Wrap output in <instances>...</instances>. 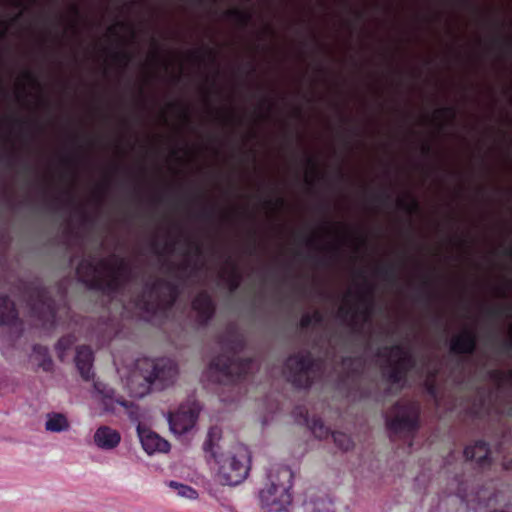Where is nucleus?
Segmentation results:
<instances>
[{
	"instance_id": "nucleus-1",
	"label": "nucleus",
	"mask_w": 512,
	"mask_h": 512,
	"mask_svg": "<svg viewBox=\"0 0 512 512\" xmlns=\"http://www.w3.org/2000/svg\"><path fill=\"white\" fill-rule=\"evenodd\" d=\"M464 462L459 464L457 471L449 483V493L455 494L462 502L479 512L484 491L479 489L480 473L491 466L490 445L485 440H477L463 451Z\"/></svg>"
},
{
	"instance_id": "nucleus-2",
	"label": "nucleus",
	"mask_w": 512,
	"mask_h": 512,
	"mask_svg": "<svg viewBox=\"0 0 512 512\" xmlns=\"http://www.w3.org/2000/svg\"><path fill=\"white\" fill-rule=\"evenodd\" d=\"M200 267L197 262L185 260L175 265L169 263L166 273L174 280L156 278L152 282H146L144 292L136 299V306L143 312L155 315L159 310L170 309L177 302L184 282L192 276H196Z\"/></svg>"
},
{
	"instance_id": "nucleus-3",
	"label": "nucleus",
	"mask_w": 512,
	"mask_h": 512,
	"mask_svg": "<svg viewBox=\"0 0 512 512\" xmlns=\"http://www.w3.org/2000/svg\"><path fill=\"white\" fill-rule=\"evenodd\" d=\"M221 353L209 364V377L223 385H233L245 380L255 368V359L241 358L245 349L244 337L234 329H229L219 340Z\"/></svg>"
},
{
	"instance_id": "nucleus-4",
	"label": "nucleus",
	"mask_w": 512,
	"mask_h": 512,
	"mask_svg": "<svg viewBox=\"0 0 512 512\" xmlns=\"http://www.w3.org/2000/svg\"><path fill=\"white\" fill-rule=\"evenodd\" d=\"M116 265H111L107 259H100L95 263L94 258L82 259L77 267L76 274L79 281L89 289L118 293L137 277L131 264L115 254L111 256Z\"/></svg>"
},
{
	"instance_id": "nucleus-5",
	"label": "nucleus",
	"mask_w": 512,
	"mask_h": 512,
	"mask_svg": "<svg viewBox=\"0 0 512 512\" xmlns=\"http://www.w3.org/2000/svg\"><path fill=\"white\" fill-rule=\"evenodd\" d=\"M218 434V429L213 427L208 432V437L204 442L203 448L206 453H210L211 457L218 465V478L223 485H238L248 475L249 466L247 465V453L240 449L239 453H221L218 454L214 450L213 438Z\"/></svg>"
},
{
	"instance_id": "nucleus-6",
	"label": "nucleus",
	"mask_w": 512,
	"mask_h": 512,
	"mask_svg": "<svg viewBox=\"0 0 512 512\" xmlns=\"http://www.w3.org/2000/svg\"><path fill=\"white\" fill-rule=\"evenodd\" d=\"M23 293L32 317L37 319L45 329L56 326L57 307L51 292L41 280L35 279L23 286Z\"/></svg>"
},
{
	"instance_id": "nucleus-7",
	"label": "nucleus",
	"mask_w": 512,
	"mask_h": 512,
	"mask_svg": "<svg viewBox=\"0 0 512 512\" xmlns=\"http://www.w3.org/2000/svg\"><path fill=\"white\" fill-rule=\"evenodd\" d=\"M287 381L297 389H309L322 372V361L310 351L290 355L284 364Z\"/></svg>"
},
{
	"instance_id": "nucleus-8",
	"label": "nucleus",
	"mask_w": 512,
	"mask_h": 512,
	"mask_svg": "<svg viewBox=\"0 0 512 512\" xmlns=\"http://www.w3.org/2000/svg\"><path fill=\"white\" fill-rule=\"evenodd\" d=\"M292 479L293 472L289 467L278 468L277 480H271L270 485L260 491L259 498L263 512H290Z\"/></svg>"
},
{
	"instance_id": "nucleus-9",
	"label": "nucleus",
	"mask_w": 512,
	"mask_h": 512,
	"mask_svg": "<svg viewBox=\"0 0 512 512\" xmlns=\"http://www.w3.org/2000/svg\"><path fill=\"white\" fill-rule=\"evenodd\" d=\"M378 356L387 358L386 364L382 367V376L391 385L403 384L408 373L416 365L413 354L401 344L384 347Z\"/></svg>"
},
{
	"instance_id": "nucleus-10",
	"label": "nucleus",
	"mask_w": 512,
	"mask_h": 512,
	"mask_svg": "<svg viewBox=\"0 0 512 512\" xmlns=\"http://www.w3.org/2000/svg\"><path fill=\"white\" fill-rule=\"evenodd\" d=\"M386 417V428L390 435L404 434L412 437L420 427V407L413 401H397Z\"/></svg>"
},
{
	"instance_id": "nucleus-11",
	"label": "nucleus",
	"mask_w": 512,
	"mask_h": 512,
	"mask_svg": "<svg viewBox=\"0 0 512 512\" xmlns=\"http://www.w3.org/2000/svg\"><path fill=\"white\" fill-rule=\"evenodd\" d=\"M358 302L363 307L358 309L356 307L341 306L338 309V318L345 323L353 334H361L364 325L371 322L374 311V288L372 285L367 284L365 291L358 295Z\"/></svg>"
},
{
	"instance_id": "nucleus-12",
	"label": "nucleus",
	"mask_w": 512,
	"mask_h": 512,
	"mask_svg": "<svg viewBox=\"0 0 512 512\" xmlns=\"http://www.w3.org/2000/svg\"><path fill=\"white\" fill-rule=\"evenodd\" d=\"M144 363L151 368L150 372L144 376L149 384L159 382L164 388L172 384L176 379L178 367L173 360L160 358L152 361L145 360Z\"/></svg>"
},
{
	"instance_id": "nucleus-13",
	"label": "nucleus",
	"mask_w": 512,
	"mask_h": 512,
	"mask_svg": "<svg viewBox=\"0 0 512 512\" xmlns=\"http://www.w3.org/2000/svg\"><path fill=\"white\" fill-rule=\"evenodd\" d=\"M191 309L195 313V323L199 327H205L213 318L216 311V305L209 292L202 290L193 298L191 302Z\"/></svg>"
},
{
	"instance_id": "nucleus-14",
	"label": "nucleus",
	"mask_w": 512,
	"mask_h": 512,
	"mask_svg": "<svg viewBox=\"0 0 512 512\" xmlns=\"http://www.w3.org/2000/svg\"><path fill=\"white\" fill-rule=\"evenodd\" d=\"M198 419V412L190 406L181 405L176 412L169 414L170 430L182 435L192 429Z\"/></svg>"
},
{
	"instance_id": "nucleus-15",
	"label": "nucleus",
	"mask_w": 512,
	"mask_h": 512,
	"mask_svg": "<svg viewBox=\"0 0 512 512\" xmlns=\"http://www.w3.org/2000/svg\"><path fill=\"white\" fill-rule=\"evenodd\" d=\"M137 434L143 449L148 454H153L155 452H168L170 449L168 441L160 437L142 423L137 425Z\"/></svg>"
},
{
	"instance_id": "nucleus-16",
	"label": "nucleus",
	"mask_w": 512,
	"mask_h": 512,
	"mask_svg": "<svg viewBox=\"0 0 512 512\" xmlns=\"http://www.w3.org/2000/svg\"><path fill=\"white\" fill-rule=\"evenodd\" d=\"M94 390L96 397L101 401L105 411H113L115 405L128 407V402L119 395L112 387L108 384L96 380L94 381Z\"/></svg>"
},
{
	"instance_id": "nucleus-17",
	"label": "nucleus",
	"mask_w": 512,
	"mask_h": 512,
	"mask_svg": "<svg viewBox=\"0 0 512 512\" xmlns=\"http://www.w3.org/2000/svg\"><path fill=\"white\" fill-rule=\"evenodd\" d=\"M450 352L456 355H472L477 348V336L474 331L465 329L450 341Z\"/></svg>"
},
{
	"instance_id": "nucleus-18",
	"label": "nucleus",
	"mask_w": 512,
	"mask_h": 512,
	"mask_svg": "<svg viewBox=\"0 0 512 512\" xmlns=\"http://www.w3.org/2000/svg\"><path fill=\"white\" fill-rule=\"evenodd\" d=\"M75 365L81 377L88 381L94 376V353L90 346L81 345L76 348Z\"/></svg>"
},
{
	"instance_id": "nucleus-19",
	"label": "nucleus",
	"mask_w": 512,
	"mask_h": 512,
	"mask_svg": "<svg viewBox=\"0 0 512 512\" xmlns=\"http://www.w3.org/2000/svg\"><path fill=\"white\" fill-rule=\"evenodd\" d=\"M120 441V433L109 426H100L94 433L95 444L103 450L114 449Z\"/></svg>"
},
{
	"instance_id": "nucleus-20",
	"label": "nucleus",
	"mask_w": 512,
	"mask_h": 512,
	"mask_svg": "<svg viewBox=\"0 0 512 512\" xmlns=\"http://www.w3.org/2000/svg\"><path fill=\"white\" fill-rule=\"evenodd\" d=\"M18 320L15 303L8 295H0V325H12Z\"/></svg>"
},
{
	"instance_id": "nucleus-21",
	"label": "nucleus",
	"mask_w": 512,
	"mask_h": 512,
	"mask_svg": "<svg viewBox=\"0 0 512 512\" xmlns=\"http://www.w3.org/2000/svg\"><path fill=\"white\" fill-rule=\"evenodd\" d=\"M300 416L303 423L310 428L311 432L316 438L323 439L329 436L330 430L327 426H325L320 417L313 418L310 421L308 411L305 409H301Z\"/></svg>"
},
{
	"instance_id": "nucleus-22",
	"label": "nucleus",
	"mask_w": 512,
	"mask_h": 512,
	"mask_svg": "<svg viewBox=\"0 0 512 512\" xmlns=\"http://www.w3.org/2000/svg\"><path fill=\"white\" fill-rule=\"evenodd\" d=\"M69 426V421L64 414H48V419L45 423V429L47 431L59 433L68 430Z\"/></svg>"
},
{
	"instance_id": "nucleus-23",
	"label": "nucleus",
	"mask_w": 512,
	"mask_h": 512,
	"mask_svg": "<svg viewBox=\"0 0 512 512\" xmlns=\"http://www.w3.org/2000/svg\"><path fill=\"white\" fill-rule=\"evenodd\" d=\"M77 338L74 334H67L62 336L55 345L57 357L61 362H64L67 356V352L74 346Z\"/></svg>"
},
{
	"instance_id": "nucleus-24",
	"label": "nucleus",
	"mask_w": 512,
	"mask_h": 512,
	"mask_svg": "<svg viewBox=\"0 0 512 512\" xmlns=\"http://www.w3.org/2000/svg\"><path fill=\"white\" fill-rule=\"evenodd\" d=\"M226 263L230 266V271L226 277V282L229 286L230 291H236L241 283L242 276L238 267V264L231 259L227 258Z\"/></svg>"
},
{
	"instance_id": "nucleus-25",
	"label": "nucleus",
	"mask_w": 512,
	"mask_h": 512,
	"mask_svg": "<svg viewBox=\"0 0 512 512\" xmlns=\"http://www.w3.org/2000/svg\"><path fill=\"white\" fill-rule=\"evenodd\" d=\"M225 16L234 20L240 27L245 28L251 24L253 15L249 11L241 9H229L225 12Z\"/></svg>"
},
{
	"instance_id": "nucleus-26",
	"label": "nucleus",
	"mask_w": 512,
	"mask_h": 512,
	"mask_svg": "<svg viewBox=\"0 0 512 512\" xmlns=\"http://www.w3.org/2000/svg\"><path fill=\"white\" fill-rule=\"evenodd\" d=\"M33 352L39 359L38 365L46 372L53 369V361L49 355V350L46 346L36 344L33 346Z\"/></svg>"
},
{
	"instance_id": "nucleus-27",
	"label": "nucleus",
	"mask_w": 512,
	"mask_h": 512,
	"mask_svg": "<svg viewBox=\"0 0 512 512\" xmlns=\"http://www.w3.org/2000/svg\"><path fill=\"white\" fill-rule=\"evenodd\" d=\"M376 274L390 284H396L398 281L397 268L393 263L378 266Z\"/></svg>"
},
{
	"instance_id": "nucleus-28",
	"label": "nucleus",
	"mask_w": 512,
	"mask_h": 512,
	"mask_svg": "<svg viewBox=\"0 0 512 512\" xmlns=\"http://www.w3.org/2000/svg\"><path fill=\"white\" fill-rule=\"evenodd\" d=\"M397 208L408 215H413L420 212V204L418 200L409 195V201L404 198H399L396 202Z\"/></svg>"
},
{
	"instance_id": "nucleus-29",
	"label": "nucleus",
	"mask_w": 512,
	"mask_h": 512,
	"mask_svg": "<svg viewBox=\"0 0 512 512\" xmlns=\"http://www.w3.org/2000/svg\"><path fill=\"white\" fill-rule=\"evenodd\" d=\"M304 512H333L332 502L326 499L306 502L304 504Z\"/></svg>"
},
{
	"instance_id": "nucleus-30",
	"label": "nucleus",
	"mask_w": 512,
	"mask_h": 512,
	"mask_svg": "<svg viewBox=\"0 0 512 512\" xmlns=\"http://www.w3.org/2000/svg\"><path fill=\"white\" fill-rule=\"evenodd\" d=\"M335 445L343 451H348L353 448L354 442L349 435L343 432L331 433Z\"/></svg>"
},
{
	"instance_id": "nucleus-31",
	"label": "nucleus",
	"mask_w": 512,
	"mask_h": 512,
	"mask_svg": "<svg viewBox=\"0 0 512 512\" xmlns=\"http://www.w3.org/2000/svg\"><path fill=\"white\" fill-rule=\"evenodd\" d=\"M169 486L177 490V494L187 499H196L198 497L197 491L185 484L176 481H170Z\"/></svg>"
},
{
	"instance_id": "nucleus-32",
	"label": "nucleus",
	"mask_w": 512,
	"mask_h": 512,
	"mask_svg": "<svg viewBox=\"0 0 512 512\" xmlns=\"http://www.w3.org/2000/svg\"><path fill=\"white\" fill-rule=\"evenodd\" d=\"M205 56L208 57L212 64L217 63V54L209 47H204L199 51H193L190 53V58L197 62H202Z\"/></svg>"
},
{
	"instance_id": "nucleus-33",
	"label": "nucleus",
	"mask_w": 512,
	"mask_h": 512,
	"mask_svg": "<svg viewBox=\"0 0 512 512\" xmlns=\"http://www.w3.org/2000/svg\"><path fill=\"white\" fill-rule=\"evenodd\" d=\"M492 43L498 46L501 52L507 56L512 55V37L506 35H498L493 38Z\"/></svg>"
},
{
	"instance_id": "nucleus-34",
	"label": "nucleus",
	"mask_w": 512,
	"mask_h": 512,
	"mask_svg": "<svg viewBox=\"0 0 512 512\" xmlns=\"http://www.w3.org/2000/svg\"><path fill=\"white\" fill-rule=\"evenodd\" d=\"M360 362V359L352 356H345L342 358V365L347 369L350 375H359L361 373V364L359 367L355 366L356 362Z\"/></svg>"
},
{
	"instance_id": "nucleus-35",
	"label": "nucleus",
	"mask_w": 512,
	"mask_h": 512,
	"mask_svg": "<svg viewBox=\"0 0 512 512\" xmlns=\"http://www.w3.org/2000/svg\"><path fill=\"white\" fill-rule=\"evenodd\" d=\"M457 114L458 110L455 106H444L435 111L437 118H447L450 122H454L456 120Z\"/></svg>"
},
{
	"instance_id": "nucleus-36",
	"label": "nucleus",
	"mask_w": 512,
	"mask_h": 512,
	"mask_svg": "<svg viewBox=\"0 0 512 512\" xmlns=\"http://www.w3.org/2000/svg\"><path fill=\"white\" fill-rule=\"evenodd\" d=\"M436 375L437 371L432 372L429 378L426 379L424 382L426 393L433 398H436L438 396V387L435 380Z\"/></svg>"
},
{
	"instance_id": "nucleus-37",
	"label": "nucleus",
	"mask_w": 512,
	"mask_h": 512,
	"mask_svg": "<svg viewBox=\"0 0 512 512\" xmlns=\"http://www.w3.org/2000/svg\"><path fill=\"white\" fill-rule=\"evenodd\" d=\"M18 160V155L15 150L9 152H0V162L3 163L7 168H14Z\"/></svg>"
},
{
	"instance_id": "nucleus-38",
	"label": "nucleus",
	"mask_w": 512,
	"mask_h": 512,
	"mask_svg": "<svg viewBox=\"0 0 512 512\" xmlns=\"http://www.w3.org/2000/svg\"><path fill=\"white\" fill-rule=\"evenodd\" d=\"M133 59V54L131 52H128L126 50H120L114 53L113 60L122 65L123 67H126Z\"/></svg>"
},
{
	"instance_id": "nucleus-39",
	"label": "nucleus",
	"mask_w": 512,
	"mask_h": 512,
	"mask_svg": "<svg viewBox=\"0 0 512 512\" xmlns=\"http://www.w3.org/2000/svg\"><path fill=\"white\" fill-rule=\"evenodd\" d=\"M511 311L510 306H497V307H489L486 309V314L491 318H499L508 312Z\"/></svg>"
},
{
	"instance_id": "nucleus-40",
	"label": "nucleus",
	"mask_w": 512,
	"mask_h": 512,
	"mask_svg": "<svg viewBox=\"0 0 512 512\" xmlns=\"http://www.w3.org/2000/svg\"><path fill=\"white\" fill-rule=\"evenodd\" d=\"M169 107L172 109H180L182 118L187 122L191 123V117L189 113V109L187 106L179 103V102H171L169 103Z\"/></svg>"
},
{
	"instance_id": "nucleus-41",
	"label": "nucleus",
	"mask_w": 512,
	"mask_h": 512,
	"mask_svg": "<svg viewBox=\"0 0 512 512\" xmlns=\"http://www.w3.org/2000/svg\"><path fill=\"white\" fill-rule=\"evenodd\" d=\"M488 375L491 380H493L494 382H496L498 384V386H502L503 384H505L504 371L494 369V370L489 371Z\"/></svg>"
},
{
	"instance_id": "nucleus-42",
	"label": "nucleus",
	"mask_w": 512,
	"mask_h": 512,
	"mask_svg": "<svg viewBox=\"0 0 512 512\" xmlns=\"http://www.w3.org/2000/svg\"><path fill=\"white\" fill-rule=\"evenodd\" d=\"M373 201L382 205H387L392 201V196L387 191H382L373 196Z\"/></svg>"
},
{
	"instance_id": "nucleus-43",
	"label": "nucleus",
	"mask_w": 512,
	"mask_h": 512,
	"mask_svg": "<svg viewBox=\"0 0 512 512\" xmlns=\"http://www.w3.org/2000/svg\"><path fill=\"white\" fill-rule=\"evenodd\" d=\"M305 162H306L307 166H309L311 168V170L313 171L314 175L318 179L322 178V175L320 174L319 169H318V162H317V160L314 157L307 156L305 158Z\"/></svg>"
},
{
	"instance_id": "nucleus-44",
	"label": "nucleus",
	"mask_w": 512,
	"mask_h": 512,
	"mask_svg": "<svg viewBox=\"0 0 512 512\" xmlns=\"http://www.w3.org/2000/svg\"><path fill=\"white\" fill-rule=\"evenodd\" d=\"M307 259L312 260L316 266L326 267L330 265V259L328 257H317L308 255Z\"/></svg>"
},
{
	"instance_id": "nucleus-45",
	"label": "nucleus",
	"mask_w": 512,
	"mask_h": 512,
	"mask_svg": "<svg viewBox=\"0 0 512 512\" xmlns=\"http://www.w3.org/2000/svg\"><path fill=\"white\" fill-rule=\"evenodd\" d=\"M187 245L190 249L193 250L194 254L199 257L203 254V249H202V245L198 242H195V241H191L189 240L187 242Z\"/></svg>"
},
{
	"instance_id": "nucleus-46",
	"label": "nucleus",
	"mask_w": 512,
	"mask_h": 512,
	"mask_svg": "<svg viewBox=\"0 0 512 512\" xmlns=\"http://www.w3.org/2000/svg\"><path fill=\"white\" fill-rule=\"evenodd\" d=\"M311 326H313V321L311 319L310 314L306 313V314L302 315V317L300 319V327L302 329H307Z\"/></svg>"
},
{
	"instance_id": "nucleus-47",
	"label": "nucleus",
	"mask_w": 512,
	"mask_h": 512,
	"mask_svg": "<svg viewBox=\"0 0 512 512\" xmlns=\"http://www.w3.org/2000/svg\"><path fill=\"white\" fill-rule=\"evenodd\" d=\"M265 205H267L269 207H272V206L283 207L285 205V200L282 197H278L275 200L266 199Z\"/></svg>"
},
{
	"instance_id": "nucleus-48",
	"label": "nucleus",
	"mask_w": 512,
	"mask_h": 512,
	"mask_svg": "<svg viewBox=\"0 0 512 512\" xmlns=\"http://www.w3.org/2000/svg\"><path fill=\"white\" fill-rule=\"evenodd\" d=\"M310 316L313 321V325H320L324 321L322 313L318 310L314 311L312 314H310Z\"/></svg>"
},
{
	"instance_id": "nucleus-49",
	"label": "nucleus",
	"mask_w": 512,
	"mask_h": 512,
	"mask_svg": "<svg viewBox=\"0 0 512 512\" xmlns=\"http://www.w3.org/2000/svg\"><path fill=\"white\" fill-rule=\"evenodd\" d=\"M24 77H25V79L30 81L33 84V86L41 88V85H40L39 81L37 80V78L35 77V75L31 71H28V70L25 71L24 72Z\"/></svg>"
},
{
	"instance_id": "nucleus-50",
	"label": "nucleus",
	"mask_w": 512,
	"mask_h": 512,
	"mask_svg": "<svg viewBox=\"0 0 512 512\" xmlns=\"http://www.w3.org/2000/svg\"><path fill=\"white\" fill-rule=\"evenodd\" d=\"M512 351V340H504L500 345L501 353H509Z\"/></svg>"
},
{
	"instance_id": "nucleus-51",
	"label": "nucleus",
	"mask_w": 512,
	"mask_h": 512,
	"mask_svg": "<svg viewBox=\"0 0 512 512\" xmlns=\"http://www.w3.org/2000/svg\"><path fill=\"white\" fill-rule=\"evenodd\" d=\"M8 33V22L0 20V41L3 40Z\"/></svg>"
},
{
	"instance_id": "nucleus-52",
	"label": "nucleus",
	"mask_w": 512,
	"mask_h": 512,
	"mask_svg": "<svg viewBox=\"0 0 512 512\" xmlns=\"http://www.w3.org/2000/svg\"><path fill=\"white\" fill-rule=\"evenodd\" d=\"M421 154L425 157H430L433 154V149L430 144L425 143L421 147Z\"/></svg>"
},
{
	"instance_id": "nucleus-53",
	"label": "nucleus",
	"mask_w": 512,
	"mask_h": 512,
	"mask_svg": "<svg viewBox=\"0 0 512 512\" xmlns=\"http://www.w3.org/2000/svg\"><path fill=\"white\" fill-rule=\"evenodd\" d=\"M199 216L202 219L211 220L214 217V210L213 209H204V210L201 211Z\"/></svg>"
},
{
	"instance_id": "nucleus-54",
	"label": "nucleus",
	"mask_w": 512,
	"mask_h": 512,
	"mask_svg": "<svg viewBox=\"0 0 512 512\" xmlns=\"http://www.w3.org/2000/svg\"><path fill=\"white\" fill-rule=\"evenodd\" d=\"M79 214H80L82 224L86 225V224L91 223V221H92L91 217L85 211L80 209Z\"/></svg>"
},
{
	"instance_id": "nucleus-55",
	"label": "nucleus",
	"mask_w": 512,
	"mask_h": 512,
	"mask_svg": "<svg viewBox=\"0 0 512 512\" xmlns=\"http://www.w3.org/2000/svg\"><path fill=\"white\" fill-rule=\"evenodd\" d=\"M501 254L505 257L512 258V246L504 245L501 249Z\"/></svg>"
},
{
	"instance_id": "nucleus-56",
	"label": "nucleus",
	"mask_w": 512,
	"mask_h": 512,
	"mask_svg": "<svg viewBox=\"0 0 512 512\" xmlns=\"http://www.w3.org/2000/svg\"><path fill=\"white\" fill-rule=\"evenodd\" d=\"M327 249L334 258H337L340 255V247L337 245L329 246Z\"/></svg>"
},
{
	"instance_id": "nucleus-57",
	"label": "nucleus",
	"mask_w": 512,
	"mask_h": 512,
	"mask_svg": "<svg viewBox=\"0 0 512 512\" xmlns=\"http://www.w3.org/2000/svg\"><path fill=\"white\" fill-rule=\"evenodd\" d=\"M424 298L427 303H430L435 297L436 293L434 291H427L420 298Z\"/></svg>"
},
{
	"instance_id": "nucleus-58",
	"label": "nucleus",
	"mask_w": 512,
	"mask_h": 512,
	"mask_svg": "<svg viewBox=\"0 0 512 512\" xmlns=\"http://www.w3.org/2000/svg\"><path fill=\"white\" fill-rule=\"evenodd\" d=\"M261 105L266 106L268 110H271L274 107V103L264 96L261 98Z\"/></svg>"
},
{
	"instance_id": "nucleus-59",
	"label": "nucleus",
	"mask_w": 512,
	"mask_h": 512,
	"mask_svg": "<svg viewBox=\"0 0 512 512\" xmlns=\"http://www.w3.org/2000/svg\"><path fill=\"white\" fill-rule=\"evenodd\" d=\"M255 234H256V232H255V231H253V232H252V235H253V243H252V245H251V247H250V249H249V254H251V255L255 253L256 248H257L256 240H255Z\"/></svg>"
},
{
	"instance_id": "nucleus-60",
	"label": "nucleus",
	"mask_w": 512,
	"mask_h": 512,
	"mask_svg": "<svg viewBox=\"0 0 512 512\" xmlns=\"http://www.w3.org/2000/svg\"><path fill=\"white\" fill-rule=\"evenodd\" d=\"M422 286L424 288H430L432 286L431 279L428 276L423 277Z\"/></svg>"
},
{
	"instance_id": "nucleus-61",
	"label": "nucleus",
	"mask_w": 512,
	"mask_h": 512,
	"mask_svg": "<svg viewBox=\"0 0 512 512\" xmlns=\"http://www.w3.org/2000/svg\"><path fill=\"white\" fill-rule=\"evenodd\" d=\"M504 374H505V383L512 384V369H510L506 372L504 371Z\"/></svg>"
},
{
	"instance_id": "nucleus-62",
	"label": "nucleus",
	"mask_w": 512,
	"mask_h": 512,
	"mask_svg": "<svg viewBox=\"0 0 512 512\" xmlns=\"http://www.w3.org/2000/svg\"><path fill=\"white\" fill-rule=\"evenodd\" d=\"M337 178L340 181H345L346 180V175H345V173L343 172V170L341 168L337 169Z\"/></svg>"
},
{
	"instance_id": "nucleus-63",
	"label": "nucleus",
	"mask_w": 512,
	"mask_h": 512,
	"mask_svg": "<svg viewBox=\"0 0 512 512\" xmlns=\"http://www.w3.org/2000/svg\"><path fill=\"white\" fill-rule=\"evenodd\" d=\"M71 12L76 16V17H79L80 16V9L79 7L76 5V4H73L71 6Z\"/></svg>"
},
{
	"instance_id": "nucleus-64",
	"label": "nucleus",
	"mask_w": 512,
	"mask_h": 512,
	"mask_svg": "<svg viewBox=\"0 0 512 512\" xmlns=\"http://www.w3.org/2000/svg\"><path fill=\"white\" fill-rule=\"evenodd\" d=\"M492 512H512V505H506L503 509L493 510Z\"/></svg>"
}]
</instances>
